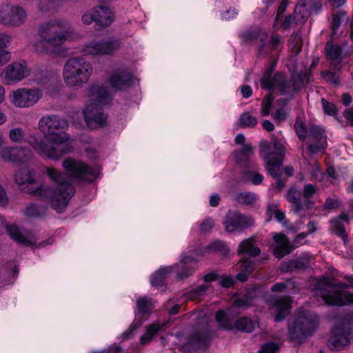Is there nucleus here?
I'll return each mask as SVG.
<instances>
[{"label": "nucleus", "instance_id": "53", "mask_svg": "<svg viewBox=\"0 0 353 353\" xmlns=\"http://www.w3.org/2000/svg\"><path fill=\"white\" fill-rule=\"evenodd\" d=\"M288 6V0H283L277 9L274 25L280 20L281 15L285 11Z\"/></svg>", "mask_w": 353, "mask_h": 353}, {"label": "nucleus", "instance_id": "18", "mask_svg": "<svg viewBox=\"0 0 353 353\" xmlns=\"http://www.w3.org/2000/svg\"><path fill=\"white\" fill-rule=\"evenodd\" d=\"M216 319L222 327L228 330H232L236 327L239 331L249 333L254 330L255 326V323L252 319L247 316L238 319L234 325L226 313L223 310H219L216 312Z\"/></svg>", "mask_w": 353, "mask_h": 353}, {"label": "nucleus", "instance_id": "37", "mask_svg": "<svg viewBox=\"0 0 353 353\" xmlns=\"http://www.w3.org/2000/svg\"><path fill=\"white\" fill-rule=\"evenodd\" d=\"M258 123V119L245 112L241 114L239 119V124L243 128H254Z\"/></svg>", "mask_w": 353, "mask_h": 353}, {"label": "nucleus", "instance_id": "46", "mask_svg": "<svg viewBox=\"0 0 353 353\" xmlns=\"http://www.w3.org/2000/svg\"><path fill=\"white\" fill-rule=\"evenodd\" d=\"M12 41V37L6 33L0 32V50H6Z\"/></svg>", "mask_w": 353, "mask_h": 353}, {"label": "nucleus", "instance_id": "15", "mask_svg": "<svg viewBox=\"0 0 353 353\" xmlns=\"http://www.w3.org/2000/svg\"><path fill=\"white\" fill-rule=\"evenodd\" d=\"M308 145L306 148L310 157H313L327 147V136L324 129L314 124L308 126Z\"/></svg>", "mask_w": 353, "mask_h": 353}, {"label": "nucleus", "instance_id": "3", "mask_svg": "<svg viewBox=\"0 0 353 353\" xmlns=\"http://www.w3.org/2000/svg\"><path fill=\"white\" fill-rule=\"evenodd\" d=\"M74 33L72 23L63 18L51 19L38 27V40L34 43L35 50L41 54H52Z\"/></svg>", "mask_w": 353, "mask_h": 353}, {"label": "nucleus", "instance_id": "11", "mask_svg": "<svg viewBox=\"0 0 353 353\" xmlns=\"http://www.w3.org/2000/svg\"><path fill=\"white\" fill-rule=\"evenodd\" d=\"M85 25L94 23L95 28L101 30L109 26L114 20L112 11L107 6H98L85 12L81 18Z\"/></svg>", "mask_w": 353, "mask_h": 353}, {"label": "nucleus", "instance_id": "56", "mask_svg": "<svg viewBox=\"0 0 353 353\" xmlns=\"http://www.w3.org/2000/svg\"><path fill=\"white\" fill-rule=\"evenodd\" d=\"M311 174L312 177L316 180H321L323 179V172L320 170L318 165H315L311 169Z\"/></svg>", "mask_w": 353, "mask_h": 353}, {"label": "nucleus", "instance_id": "61", "mask_svg": "<svg viewBox=\"0 0 353 353\" xmlns=\"http://www.w3.org/2000/svg\"><path fill=\"white\" fill-rule=\"evenodd\" d=\"M8 203V198L3 188L0 185V205L4 206Z\"/></svg>", "mask_w": 353, "mask_h": 353}, {"label": "nucleus", "instance_id": "58", "mask_svg": "<svg viewBox=\"0 0 353 353\" xmlns=\"http://www.w3.org/2000/svg\"><path fill=\"white\" fill-rule=\"evenodd\" d=\"M225 244L220 241H215L206 247V250H223Z\"/></svg>", "mask_w": 353, "mask_h": 353}, {"label": "nucleus", "instance_id": "1", "mask_svg": "<svg viewBox=\"0 0 353 353\" xmlns=\"http://www.w3.org/2000/svg\"><path fill=\"white\" fill-rule=\"evenodd\" d=\"M63 167L70 176H66L54 168H46V173L54 183V188L41 186L30 192L46 199L52 208L59 213L63 212L74 194L70 183L72 179L78 182H90L98 174V170L88 167L80 161L67 158Z\"/></svg>", "mask_w": 353, "mask_h": 353}, {"label": "nucleus", "instance_id": "51", "mask_svg": "<svg viewBox=\"0 0 353 353\" xmlns=\"http://www.w3.org/2000/svg\"><path fill=\"white\" fill-rule=\"evenodd\" d=\"M273 119L277 122H282L287 119V112L283 108L278 109L273 114Z\"/></svg>", "mask_w": 353, "mask_h": 353}, {"label": "nucleus", "instance_id": "31", "mask_svg": "<svg viewBox=\"0 0 353 353\" xmlns=\"http://www.w3.org/2000/svg\"><path fill=\"white\" fill-rule=\"evenodd\" d=\"M10 140L16 143L27 141L26 130L21 127H14L8 132Z\"/></svg>", "mask_w": 353, "mask_h": 353}, {"label": "nucleus", "instance_id": "64", "mask_svg": "<svg viewBox=\"0 0 353 353\" xmlns=\"http://www.w3.org/2000/svg\"><path fill=\"white\" fill-rule=\"evenodd\" d=\"M345 119L349 121L351 126H353V108L347 109L344 112Z\"/></svg>", "mask_w": 353, "mask_h": 353}, {"label": "nucleus", "instance_id": "9", "mask_svg": "<svg viewBox=\"0 0 353 353\" xmlns=\"http://www.w3.org/2000/svg\"><path fill=\"white\" fill-rule=\"evenodd\" d=\"M191 316L195 321V325L185 344V348L196 350L206 347L209 343L208 317L203 311L194 312Z\"/></svg>", "mask_w": 353, "mask_h": 353}, {"label": "nucleus", "instance_id": "21", "mask_svg": "<svg viewBox=\"0 0 353 353\" xmlns=\"http://www.w3.org/2000/svg\"><path fill=\"white\" fill-rule=\"evenodd\" d=\"M29 74L26 66L20 63H13L8 65L2 72L1 76L6 81L7 84L17 83Z\"/></svg>", "mask_w": 353, "mask_h": 353}, {"label": "nucleus", "instance_id": "45", "mask_svg": "<svg viewBox=\"0 0 353 353\" xmlns=\"http://www.w3.org/2000/svg\"><path fill=\"white\" fill-rule=\"evenodd\" d=\"M322 105L324 112L330 115H335L337 112V109L334 103L327 101L325 99H321Z\"/></svg>", "mask_w": 353, "mask_h": 353}, {"label": "nucleus", "instance_id": "40", "mask_svg": "<svg viewBox=\"0 0 353 353\" xmlns=\"http://www.w3.org/2000/svg\"><path fill=\"white\" fill-rule=\"evenodd\" d=\"M327 57L336 61H340L341 57V48L338 45H329L327 44L325 47Z\"/></svg>", "mask_w": 353, "mask_h": 353}, {"label": "nucleus", "instance_id": "41", "mask_svg": "<svg viewBox=\"0 0 353 353\" xmlns=\"http://www.w3.org/2000/svg\"><path fill=\"white\" fill-rule=\"evenodd\" d=\"M294 129L299 139L301 141H305L308 134V129L300 119H296L294 123Z\"/></svg>", "mask_w": 353, "mask_h": 353}, {"label": "nucleus", "instance_id": "12", "mask_svg": "<svg viewBox=\"0 0 353 353\" xmlns=\"http://www.w3.org/2000/svg\"><path fill=\"white\" fill-rule=\"evenodd\" d=\"M271 146L275 150V152L268 154L263 159L266 163V167L270 174L274 178H278L281 175L282 162L285 157V149L281 141L274 136H271Z\"/></svg>", "mask_w": 353, "mask_h": 353}, {"label": "nucleus", "instance_id": "48", "mask_svg": "<svg viewBox=\"0 0 353 353\" xmlns=\"http://www.w3.org/2000/svg\"><path fill=\"white\" fill-rule=\"evenodd\" d=\"M214 225V221L211 218H208L201 223L200 230L202 233H208L211 231Z\"/></svg>", "mask_w": 353, "mask_h": 353}, {"label": "nucleus", "instance_id": "19", "mask_svg": "<svg viewBox=\"0 0 353 353\" xmlns=\"http://www.w3.org/2000/svg\"><path fill=\"white\" fill-rule=\"evenodd\" d=\"M254 223V219L251 216L230 210L225 216L223 223L228 232H233L235 230L242 231L251 227Z\"/></svg>", "mask_w": 353, "mask_h": 353}, {"label": "nucleus", "instance_id": "62", "mask_svg": "<svg viewBox=\"0 0 353 353\" xmlns=\"http://www.w3.org/2000/svg\"><path fill=\"white\" fill-rule=\"evenodd\" d=\"M294 21V17L292 15H288L284 19L282 23V27L284 29L289 28L293 24Z\"/></svg>", "mask_w": 353, "mask_h": 353}, {"label": "nucleus", "instance_id": "47", "mask_svg": "<svg viewBox=\"0 0 353 353\" xmlns=\"http://www.w3.org/2000/svg\"><path fill=\"white\" fill-rule=\"evenodd\" d=\"M272 100L270 97H268L263 101L261 103V114L263 116L269 115Z\"/></svg>", "mask_w": 353, "mask_h": 353}, {"label": "nucleus", "instance_id": "32", "mask_svg": "<svg viewBox=\"0 0 353 353\" xmlns=\"http://www.w3.org/2000/svg\"><path fill=\"white\" fill-rule=\"evenodd\" d=\"M15 181L19 185L32 183V179L30 170L27 168L19 169L15 174Z\"/></svg>", "mask_w": 353, "mask_h": 353}, {"label": "nucleus", "instance_id": "24", "mask_svg": "<svg viewBox=\"0 0 353 353\" xmlns=\"http://www.w3.org/2000/svg\"><path fill=\"white\" fill-rule=\"evenodd\" d=\"M132 77L127 71H119L114 73L110 79V83L117 90H122L130 86Z\"/></svg>", "mask_w": 353, "mask_h": 353}, {"label": "nucleus", "instance_id": "57", "mask_svg": "<svg viewBox=\"0 0 353 353\" xmlns=\"http://www.w3.org/2000/svg\"><path fill=\"white\" fill-rule=\"evenodd\" d=\"M271 144L270 142L268 141H261L260 143V150L261 152L265 154L264 157H267L268 154L272 153L271 151Z\"/></svg>", "mask_w": 353, "mask_h": 353}, {"label": "nucleus", "instance_id": "2", "mask_svg": "<svg viewBox=\"0 0 353 353\" xmlns=\"http://www.w3.org/2000/svg\"><path fill=\"white\" fill-rule=\"evenodd\" d=\"M68 125L65 119L56 114L43 116L39 121L38 128L44 139L37 140L34 137L28 142L39 155L57 160L67 153L64 143L70 136L63 130Z\"/></svg>", "mask_w": 353, "mask_h": 353}, {"label": "nucleus", "instance_id": "6", "mask_svg": "<svg viewBox=\"0 0 353 353\" xmlns=\"http://www.w3.org/2000/svg\"><path fill=\"white\" fill-rule=\"evenodd\" d=\"M350 288L344 283H334L330 278H322L315 285L316 294L320 296L325 303L333 306L353 305V293L341 290Z\"/></svg>", "mask_w": 353, "mask_h": 353}, {"label": "nucleus", "instance_id": "38", "mask_svg": "<svg viewBox=\"0 0 353 353\" xmlns=\"http://www.w3.org/2000/svg\"><path fill=\"white\" fill-rule=\"evenodd\" d=\"M256 200V194L251 192H241L236 196V201L243 205H252Z\"/></svg>", "mask_w": 353, "mask_h": 353}, {"label": "nucleus", "instance_id": "23", "mask_svg": "<svg viewBox=\"0 0 353 353\" xmlns=\"http://www.w3.org/2000/svg\"><path fill=\"white\" fill-rule=\"evenodd\" d=\"M273 239L276 243L273 253L279 259L290 254L296 248V245L290 243L289 239L283 234H276Z\"/></svg>", "mask_w": 353, "mask_h": 353}, {"label": "nucleus", "instance_id": "50", "mask_svg": "<svg viewBox=\"0 0 353 353\" xmlns=\"http://www.w3.org/2000/svg\"><path fill=\"white\" fill-rule=\"evenodd\" d=\"M194 271V269L190 266L181 264V270L178 272L177 276L181 279H184L190 276Z\"/></svg>", "mask_w": 353, "mask_h": 353}, {"label": "nucleus", "instance_id": "33", "mask_svg": "<svg viewBox=\"0 0 353 353\" xmlns=\"http://www.w3.org/2000/svg\"><path fill=\"white\" fill-rule=\"evenodd\" d=\"M7 232L10 236L17 243L26 245L30 243V240L23 236L16 226L10 225L7 227Z\"/></svg>", "mask_w": 353, "mask_h": 353}, {"label": "nucleus", "instance_id": "44", "mask_svg": "<svg viewBox=\"0 0 353 353\" xmlns=\"http://www.w3.org/2000/svg\"><path fill=\"white\" fill-rule=\"evenodd\" d=\"M279 349V345L274 342H269L261 346L258 353H276Z\"/></svg>", "mask_w": 353, "mask_h": 353}, {"label": "nucleus", "instance_id": "13", "mask_svg": "<svg viewBox=\"0 0 353 353\" xmlns=\"http://www.w3.org/2000/svg\"><path fill=\"white\" fill-rule=\"evenodd\" d=\"M120 45V41L117 39H104L85 44L81 49V52L84 55H110L117 51Z\"/></svg>", "mask_w": 353, "mask_h": 353}, {"label": "nucleus", "instance_id": "55", "mask_svg": "<svg viewBox=\"0 0 353 353\" xmlns=\"http://www.w3.org/2000/svg\"><path fill=\"white\" fill-rule=\"evenodd\" d=\"M138 323L136 321L132 325H130V327L125 331L122 335L121 338L123 340H126L129 339L130 336L136 330V329L138 327Z\"/></svg>", "mask_w": 353, "mask_h": 353}, {"label": "nucleus", "instance_id": "5", "mask_svg": "<svg viewBox=\"0 0 353 353\" xmlns=\"http://www.w3.org/2000/svg\"><path fill=\"white\" fill-rule=\"evenodd\" d=\"M93 73L92 63L81 57L68 59L64 63L62 77L65 85L73 90L82 88Z\"/></svg>", "mask_w": 353, "mask_h": 353}, {"label": "nucleus", "instance_id": "16", "mask_svg": "<svg viewBox=\"0 0 353 353\" xmlns=\"http://www.w3.org/2000/svg\"><path fill=\"white\" fill-rule=\"evenodd\" d=\"M33 157L32 150L24 146H5L1 151V159L16 165L26 164Z\"/></svg>", "mask_w": 353, "mask_h": 353}, {"label": "nucleus", "instance_id": "22", "mask_svg": "<svg viewBox=\"0 0 353 353\" xmlns=\"http://www.w3.org/2000/svg\"><path fill=\"white\" fill-rule=\"evenodd\" d=\"M292 300L289 296L274 297L270 301V310L275 315V321L283 320L289 314Z\"/></svg>", "mask_w": 353, "mask_h": 353}, {"label": "nucleus", "instance_id": "49", "mask_svg": "<svg viewBox=\"0 0 353 353\" xmlns=\"http://www.w3.org/2000/svg\"><path fill=\"white\" fill-rule=\"evenodd\" d=\"M341 23V15L339 14H334L332 21V37H334V35L336 34Z\"/></svg>", "mask_w": 353, "mask_h": 353}, {"label": "nucleus", "instance_id": "7", "mask_svg": "<svg viewBox=\"0 0 353 353\" xmlns=\"http://www.w3.org/2000/svg\"><path fill=\"white\" fill-rule=\"evenodd\" d=\"M92 101L95 103H90L87 105L83 111L84 119L87 125L90 128H97L103 126L107 120V115L104 114L101 105L108 103L112 97L108 89L104 86L94 85L91 88Z\"/></svg>", "mask_w": 353, "mask_h": 353}, {"label": "nucleus", "instance_id": "8", "mask_svg": "<svg viewBox=\"0 0 353 353\" xmlns=\"http://www.w3.org/2000/svg\"><path fill=\"white\" fill-rule=\"evenodd\" d=\"M319 323L316 314L309 310L299 311L292 325L289 327V335L292 341L302 342L311 336Z\"/></svg>", "mask_w": 353, "mask_h": 353}, {"label": "nucleus", "instance_id": "42", "mask_svg": "<svg viewBox=\"0 0 353 353\" xmlns=\"http://www.w3.org/2000/svg\"><path fill=\"white\" fill-rule=\"evenodd\" d=\"M332 230L339 236L343 239L344 241L347 239V234L343 225L339 220H334L331 221Z\"/></svg>", "mask_w": 353, "mask_h": 353}, {"label": "nucleus", "instance_id": "25", "mask_svg": "<svg viewBox=\"0 0 353 353\" xmlns=\"http://www.w3.org/2000/svg\"><path fill=\"white\" fill-rule=\"evenodd\" d=\"M138 326H141L150 314L152 307L151 299L148 297H140L137 300Z\"/></svg>", "mask_w": 353, "mask_h": 353}, {"label": "nucleus", "instance_id": "4", "mask_svg": "<svg viewBox=\"0 0 353 353\" xmlns=\"http://www.w3.org/2000/svg\"><path fill=\"white\" fill-rule=\"evenodd\" d=\"M276 63L273 62L264 72L261 79V85L263 89L270 90L276 87L281 94L284 95L289 100L294 97L296 92L304 85V81L307 75L304 72L294 73L290 80H287L282 72H276L272 77L275 70Z\"/></svg>", "mask_w": 353, "mask_h": 353}, {"label": "nucleus", "instance_id": "10", "mask_svg": "<svg viewBox=\"0 0 353 353\" xmlns=\"http://www.w3.org/2000/svg\"><path fill=\"white\" fill-rule=\"evenodd\" d=\"M317 188L310 183L305 185L303 190L295 186L291 187L286 194L287 200L291 203L292 210L296 214L310 210L314 206L312 196L316 192Z\"/></svg>", "mask_w": 353, "mask_h": 353}, {"label": "nucleus", "instance_id": "36", "mask_svg": "<svg viewBox=\"0 0 353 353\" xmlns=\"http://www.w3.org/2000/svg\"><path fill=\"white\" fill-rule=\"evenodd\" d=\"M210 285L208 284L200 285L191 290L184 295L185 301L193 300L198 297L205 295Z\"/></svg>", "mask_w": 353, "mask_h": 353}, {"label": "nucleus", "instance_id": "28", "mask_svg": "<svg viewBox=\"0 0 353 353\" xmlns=\"http://www.w3.org/2000/svg\"><path fill=\"white\" fill-rule=\"evenodd\" d=\"M310 264L309 259L306 257H300L295 260H292L288 263L283 264L281 270L283 272L293 271L294 270H303Z\"/></svg>", "mask_w": 353, "mask_h": 353}, {"label": "nucleus", "instance_id": "27", "mask_svg": "<svg viewBox=\"0 0 353 353\" xmlns=\"http://www.w3.org/2000/svg\"><path fill=\"white\" fill-rule=\"evenodd\" d=\"M254 238L251 237L243 240L238 248V253L240 254H248L251 256H259L261 253L259 248L254 246Z\"/></svg>", "mask_w": 353, "mask_h": 353}, {"label": "nucleus", "instance_id": "60", "mask_svg": "<svg viewBox=\"0 0 353 353\" xmlns=\"http://www.w3.org/2000/svg\"><path fill=\"white\" fill-rule=\"evenodd\" d=\"M10 59V52L7 50H0V66L7 63Z\"/></svg>", "mask_w": 353, "mask_h": 353}, {"label": "nucleus", "instance_id": "63", "mask_svg": "<svg viewBox=\"0 0 353 353\" xmlns=\"http://www.w3.org/2000/svg\"><path fill=\"white\" fill-rule=\"evenodd\" d=\"M241 92L244 98H248L252 94V90L249 85H243L241 88Z\"/></svg>", "mask_w": 353, "mask_h": 353}, {"label": "nucleus", "instance_id": "34", "mask_svg": "<svg viewBox=\"0 0 353 353\" xmlns=\"http://www.w3.org/2000/svg\"><path fill=\"white\" fill-rule=\"evenodd\" d=\"M253 154V150L250 145H245L242 149L234 152L236 159L241 163L248 162Z\"/></svg>", "mask_w": 353, "mask_h": 353}, {"label": "nucleus", "instance_id": "17", "mask_svg": "<svg viewBox=\"0 0 353 353\" xmlns=\"http://www.w3.org/2000/svg\"><path fill=\"white\" fill-rule=\"evenodd\" d=\"M41 95L38 88H20L12 92L10 100L16 107L29 108L37 103Z\"/></svg>", "mask_w": 353, "mask_h": 353}, {"label": "nucleus", "instance_id": "59", "mask_svg": "<svg viewBox=\"0 0 353 353\" xmlns=\"http://www.w3.org/2000/svg\"><path fill=\"white\" fill-rule=\"evenodd\" d=\"M234 283V279L232 276H225L221 279L219 284L224 288H228Z\"/></svg>", "mask_w": 353, "mask_h": 353}, {"label": "nucleus", "instance_id": "54", "mask_svg": "<svg viewBox=\"0 0 353 353\" xmlns=\"http://www.w3.org/2000/svg\"><path fill=\"white\" fill-rule=\"evenodd\" d=\"M339 203L336 199L327 198L324 203V207L328 210L334 209L339 207Z\"/></svg>", "mask_w": 353, "mask_h": 353}, {"label": "nucleus", "instance_id": "29", "mask_svg": "<svg viewBox=\"0 0 353 353\" xmlns=\"http://www.w3.org/2000/svg\"><path fill=\"white\" fill-rule=\"evenodd\" d=\"M172 270V267H163L157 271L151 277V284L153 286L158 287L163 285L166 276Z\"/></svg>", "mask_w": 353, "mask_h": 353}, {"label": "nucleus", "instance_id": "26", "mask_svg": "<svg viewBox=\"0 0 353 353\" xmlns=\"http://www.w3.org/2000/svg\"><path fill=\"white\" fill-rule=\"evenodd\" d=\"M165 322L160 323L159 321H157L148 325L145 333L140 338L141 344L145 345L149 343L154 336H155L159 332L165 330Z\"/></svg>", "mask_w": 353, "mask_h": 353}, {"label": "nucleus", "instance_id": "20", "mask_svg": "<svg viewBox=\"0 0 353 353\" xmlns=\"http://www.w3.org/2000/svg\"><path fill=\"white\" fill-rule=\"evenodd\" d=\"M351 328L347 325H336L332 330L327 346L332 350H341L350 344Z\"/></svg>", "mask_w": 353, "mask_h": 353}, {"label": "nucleus", "instance_id": "43", "mask_svg": "<svg viewBox=\"0 0 353 353\" xmlns=\"http://www.w3.org/2000/svg\"><path fill=\"white\" fill-rule=\"evenodd\" d=\"M244 179L245 181L252 182L254 185H259L262 182L263 176L256 172L247 171L244 173Z\"/></svg>", "mask_w": 353, "mask_h": 353}, {"label": "nucleus", "instance_id": "30", "mask_svg": "<svg viewBox=\"0 0 353 353\" xmlns=\"http://www.w3.org/2000/svg\"><path fill=\"white\" fill-rule=\"evenodd\" d=\"M247 39L249 40H258L261 41V44L259 45V53L261 54H267L269 53V50L266 49L265 47V41L267 40L268 36L266 32H262L260 34H256L255 32H248L245 34Z\"/></svg>", "mask_w": 353, "mask_h": 353}, {"label": "nucleus", "instance_id": "14", "mask_svg": "<svg viewBox=\"0 0 353 353\" xmlns=\"http://www.w3.org/2000/svg\"><path fill=\"white\" fill-rule=\"evenodd\" d=\"M26 19V12L21 7L6 5L0 8V22L6 26H21Z\"/></svg>", "mask_w": 353, "mask_h": 353}, {"label": "nucleus", "instance_id": "52", "mask_svg": "<svg viewBox=\"0 0 353 353\" xmlns=\"http://www.w3.org/2000/svg\"><path fill=\"white\" fill-rule=\"evenodd\" d=\"M241 268L243 272L250 274L253 270V264L249 259L242 260L241 262Z\"/></svg>", "mask_w": 353, "mask_h": 353}, {"label": "nucleus", "instance_id": "39", "mask_svg": "<svg viewBox=\"0 0 353 353\" xmlns=\"http://www.w3.org/2000/svg\"><path fill=\"white\" fill-rule=\"evenodd\" d=\"M252 305V299L247 295H243L235 299L232 309H241L245 310L250 307Z\"/></svg>", "mask_w": 353, "mask_h": 353}, {"label": "nucleus", "instance_id": "35", "mask_svg": "<svg viewBox=\"0 0 353 353\" xmlns=\"http://www.w3.org/2000/svg\"><path fill=\"white\" fill-rule=\"evenodd\" d=\"M46 211V205L30 204L25 210V214L30 217H38L44 215Z\"/></svg>", "mask_w": 353, "mask_h": 353}]
</instances>
